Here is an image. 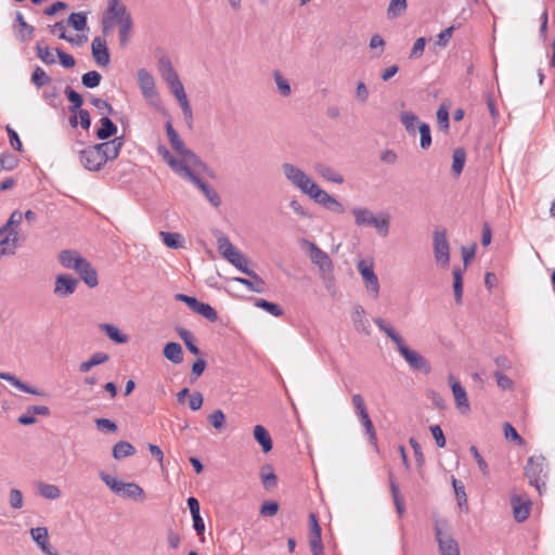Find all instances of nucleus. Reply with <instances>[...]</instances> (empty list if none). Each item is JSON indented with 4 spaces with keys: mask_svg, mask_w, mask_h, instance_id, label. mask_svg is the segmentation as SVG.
<instances>
[{
    "mask_svg": "<svg viewBox=\"0 0 555 555\" xmlns=\"http://www.w3.org/2000/svg\"><path fill=\"white\" fill-rule=\"evenodd\" d=\"M164 357L175 363L180 364L183 361V350L179 343L169 341L164 346L163 349Z\"/></svg>",
    "mask_w": 555,
    "mask_h": 555,
    "instance_id": "obj_27",
    "label": "nucleus"
},
{
    "mask_svg": "<svg viewBox=\"0 0 555 555\" xmlns=\"http://www.w3.org/2000/svg\"><path fill=\"white\" fill-rule=\"evenodd\" d=\"M100 126L95 130V137L98 140L105 141L114 139L117 133V126L108 116H102L100 119Z\"/></svg>",
    "mask_w": 555,
    "mask_h": 555,
    "instance_id": "obj_20",
    "label": "nucleus"
},
{
    "mask_svg": "<svg viewBox=\"0 0 555 555\" xmlns=\"http://www.w3.org/2000/svg\"><path fill=\"white\" fill-rule=\"evenodd\" d=\"M260 478H261L263 487L267 490H271V489L275 488L278 485V477L274 474L271 465H264L261 467Z\"/></svg>",
    "mask_w": 555,
    "mask_h": 555,
    "instance_id": "obj_46",
    "label": "nucleus"
},
{
    "mask_svg": "<svg viewBox=\"0 0 555 555\" xmlns=\"http://www.w3.org/2000/svg\"><path fill=\"white\" fill-rule=\"evenodd\" d=\"M138 82H139V87L142 92V95L146 100L152 101L154 98L158 96L154 77L145 68H140L138 70Z\"/></svg>",
    "mask_w": 555,
    "mask_h": 555,
    "instance_id": "obj_14",
    "label": "nucleus"
},
{
    "mask_svg": "<svg viewBox=\"0 0 555 555\" xmlns=\"http://www.w3.org/2000/svg\"><path fill=\"white\" fill-rule=\"evenodd\" d=\"M31 539L38 547L47 555H54L49 543V532L46 527H36L30 529Z\"/></svg>",
    "mask_w": 555,
    "mask_h": 555,
    "instance_id": "obj_21",
    "label": "nucleus"
},
{
    "mask_svg": "<svg viewBox=\"0 0 555 555\" xmlns=\"http://www.w3.org/2000/svg\"><path fill=\"white\" fill-rule=\"evenodd\" d=\"M37 56L47 65L55 64V57L48 46H42L41 42L36 44Z\"/></svg>",
    "mask_w": 555,
    "mask_h": 555,
    "instance_id": "obj_61",
    "label": "nucleus"
},
{
    "mask_svg": "<svg viewBox=\"0 0 555 555\" xmlns=\"http://www.w3.org/2000/svg\"><path fill=\"white\" fill-rule=\"evenodd\" d=\"M205 195V197L209 201V203L214 207H219L221 205V198L219 194L204 180H202L197 175L192 178V181Z\"/></svg>",
    "mask_w": 555,
    "mask_h": 555,
    "instance_id": "obj_23",
    "label": "nucleus"
},
{
    "mask_svg": "<svg viewBox=\"0 0 555 555\" xmlns=\"http://www.w3.org/2000/svg\"><path fill=\"white\" fill-rule=\"evenodd\" d=\"M15 22L22 28V31L20 34V40L27 41L31 39L35 28L34 26L25 22L24 16L21 12L16 13Z\"/></svg>",
    "mask_w": 555,
    "mask_h": 555,
    "instance_id": "obj_53",
    "label": "nucleus"
},
{
    "mask_svg": "<svg viewBox=\"0 0 555 555\" xmlns=\"http://www.w3.org/2000/svg\"><path fill=\"white\" fill-rule=\"evenodd\" d=\"M282 170L286 179L297 186L302 193H305L310 183L313 182L304 170L291 163H284L282 165Z\"/></svg>",
    "mask_w": 555,
    "mask_h": 555,
    "instance_id": "obj_9",
    "label": "nucleus"
},
{
    "mask_svg": "<svg viewBox=\"0 0 555 555\" xmlns=\"http://www.w3.org/2000/svg\"><path fill=\"white\" fill-rule=\"evenodd\" d=\"M310 259L320 268L321 271H332L333 261L330 256L318 247L314 243H309Z\"/></svg>",
    "mask_w": 555,
    "mask_h": 555,
    "instance_id": "obj_17",
    "label": "nucleus"
},
{
    "mask_svg": "<svg viewBox=\"0 0 555 555\" xmlns=\"http://www.w3.org/2000/svg\"><path fill=\"white\" fill-rule=\"evenodd\" d=\"M135 453V448L128 441H118L114 444L112 455L115 460H121Z\"/></svg>",
    "mask_w": 555,
    "mask_h": 555,
    "instance_id": "obj_40",
    "label": "nucleus"
},
{
    "mask_svg": "<svg viewBox=\"0 0 555 555\" xmlns=\"http://www.w3.org/2000/svg\"><path fill=\"white\" fill-rule=\"evenodd\" d=\"M99 477L101 480L116 494H120L122 490L124 482L118 481L115 477L106 474L105 472H100Z\"/></svg>",
    "mask_w": 555,
    "mask_h": 555,
    "instance_id": "obj_57",
    "label": "nucleus"
},
{
    "mask_svg": "<svg viewBox=\"0 0 555 555\" xmlns=\"http://www.w3.org/2000/svg\"><path fill=\"white\" fill-rule=\"evenodd\" d=\"M309 525H310V537H309V545L312 555H324L323 552V543L321 538L322 529L318 522V518L314 513H310L309 515Z\"/></svg>",
    "mask_w": 555,
    "mask_h": 555,
    "instance_id": "obj_13",
    "label": "nucleus"
},
{
    "mask_svg": "<svg viewBox=\"0 0 555 555\" xmlns=\"http://www.w3.org/2000/svg\"><path fill=\"white\" fill-rule=\"evenodd\" d=\"M524 474L529 485L533 486L541 494L542 490L545 489V457L542 455L529 456L524 467Z\"/></svg>",
    "mask_w": 555,
    "mask_h": 555,
    "instance_id": "obj_3",
    "label": "nucleus"
},
{
    "mask_svg": "<svg viewBox=\"0 0 555 555\" xmlns=\"http://www.w3.org/2000/svg\"><path fill=\"white\" fill-rule=\"evenodd\" d=\"M449 383H450L457 409L463 414L468 413L470 411V405H469V401H468V397H467L465 388L452 375L449 376Z\"/></svg>",
    "mask_w": 555,
    "mask_h": 555,
    "instance_id": "obj_15",
    "label": "nucleus"
},
{
    "mask_svg": "<svg viewBox=\"0 0 555 555\" xmlns=\"http://www.w3.org/2000/svg\"><path fill=\"white\" fill-rule=\"evenodd\" d=\"M314 169L322 178H324L327 181L337 184H341L344 182V177L339 172L335 171L333 168L327 166L326 164L318 163L315 164Z\"/></svg>",
    "mask_w": 555,
    "mask_h": 555,
    "instance_id": "obj_34",
    "label": "nucleus"
},
{
    "mask_svg": "<svg viewBox=\"0 0 555 555\" xmlns=\"http://www.w3.org/2000/svg\"><path fill=\"white\" fill-rule=\"evenodd\" d=\"M17 248V233H4L0 236V257L4 255H14Z\"/></svg>",
    "mask_w": 555,
    "mask_h": 555,
    "instance_id": "obj_31",
    "label": "nucleus"
},
{
    "mask_svg": "<svg viewBox=\"0 0 555 555\" xmlns=\"http://www.w3.org/2000/svg\"><path fill=\"white\" fill-rule=\"evenodd\" d=\"M157 67L162 78L165 81L172 80L173 78L179 76L176 69L173 68L171 60L165 53H162L157 56Z\"/></svg>",
    "mask_w": 555,
    "mask_h": 555,
    "instance_id": "obj_25",
    "label": "nucleus"
},
{
    "mask_svg": "<svg viewBox=\"0 0 555 555\" xmlns=\"http://www.w3.org/2000/svg\"><path fill=\"white\" fill-rule=\"evenodd\" d=\"M389 483H390V491H391L392 500H393V503L396 506V511H397L398 515L401 517V516H403V514L405 512V505H404V501H403L402 496L400 495L399 486L395 481L392 474L389 475Z\"/></svg>",
    "mask_w": 555,
    "mask_h": 555,
    "instance_id": "obj_39",
    "label": "nucleus"
},
{
    "mask_svg": "<svg viewBox=\"0 0 555 555\" xmlns=\"http://www.w3.org/2000/svg\"><path fill=\"white\" fill-rule=\"evenodd\" d=\"M1 379L9 382L12 386L16 387L17 389H20L26 393H30L34 396H40V397L44 396V392L42 390H39L36 387L27 385L26 383L22 382L18 377H16L12 373L4 372V375L1 376Z\"/></svg>",
    "mask_w": 555,
    "mask_h": 555,
    "instance_id": "obj_26",
    "label": "nucleus"
},
{
    "mask_svg": "<svg viewBox=\"0 0 555 555\" xmlns=\"http://www.w3.org/2000/svg\"><path fill=\"white\" fill-rule=\"evenodd\" d=\"M452 172L454 176H460L463 171L466 162V152L463 147H457L453 151Z\"/></svg>",
    "mask_w": 555,
    "mask_h": 555,
    "instance_id": "obj_50",
    "label": "nucleus"
},
{
    "mask_svg": "<svg viewBox=\"0 0 555 555\" xmlns=\"http://www.w3.org/2000/svg\"><path fill=\"white\" fill-rule=\"evenodd\" d=\"M418 131L421 134L420 145L423 150H427L431 145L430 126L427 122H418Z\"/></svg>",
    "mask_w": 555,
    "mask_h": 555,
    "instance_id": "obj_60",
    "label": "nucleus"
},
{
    "mask_svg": "<svg viewBox=\"0 0 555 555\" xmlns=\"http://www.w3.org/2000/svg\"><path fill=\"white\" fill-rule=\"evenodd\" d=\"M119 26V42L120 46H126L129 39V34L133 27L132 17H125Z\"/></svg>",
    "mask_w": 555,
    "mask_h": 555,
    "instance_id": "obj_62",
    "label": "nucleus"
},
{
    "mask_svg": "<svg viewBox=\"0 0 555 555\" xmlns=\"http://www.w3.org/2000/svg\"><path fill=\"white\" fill-rule=\"evenodd\" d=\"M67 23L75 30L82 31V30L87 29V13L86 12L72 13L67 20Z\"/></svg>",
    "mask_w": 555,
    "mask_h": 555,
    "instance_id": "obj_54",
    "label": "nucleus"
},
{
    "mask_svg": "<svg viewBox=\"0 0 555 555\" xmlns=\"http://www.w3.org/2000/svg\"><path fill=\"white\" fill-rule=\"evenodd\" d=\"M31 82L41 88L51 82V77L39 66H37L31 74Z\"/></svg>",
    "mask_w": 555,
    "mask_h": 555,
    "instance_id": "obj_63",
    "label": "nucleus"
},
{
    "mask_svg": "<svg viewBox=\"0 0 555 555\" xmlns=\"http://www.w3.org/2000/svg\"><path fill=\"white\" fill-rule=\"evenodd\" d=\"M358 270L364 280L367 292L376 298L379 294V283L377 275L374 273L373 264H369L365 260H360L358 262Z\"/></svg>",
    "mask_w": 555,
    "mask_h": 555,
    "instance_id": "obj_12",
    "label": "nucleus"
},
{
    "mask_svg": "<svg viewBox=\"0 0 555 555\" xmlns=\"http://www.w3.org/2000/svg\"><path fill=\"white\" fill-rule=\"evenodd\" d=\"M125 144V135L115 137L111 140H105L100 143H93L88 145L91 150H93L100 157H102L104 163L115 160Z\"/></svg>",
    "mask_w": 555,
    "mask_h": 555,
    "instance_id": "obj_5",
    "label": "nucleus"
},
{
    "mask_svg": "<svg viewBox=\"0 0 555 555\" xmlns=\"http://www.w3.org/2000/svg\"><path fill=\"white\" fill-rule=\"evenodd\" d=\"M177 333H178L179 337L183 340L186 349L191 353H193L195 356L201 353L199 348L194 344V335L192 334V332H190L189 330H186L184 327L178 326Z\"/></svg>",
    "mask_w": 555,
    "mask_h": 555,
    "instance_id": "obj_45",
    "label": "nucleus"
},
{
    "mask_svg": "<svg viewBox=\"0 0 555 555\" xmlns=\"http://www.w3.org/2000/svg\"><path fill=\"white\" fill-rule=\"evenodd\" d=\"M38 493L48 500H56L62 495V491L57 486L46 482L38 483Z\"/></svg>",
    "mask_w": 555,
    "mask_h": 555,
    "instance_id": "obj_49",
    "label": "nucleus"
},
{
    "mask_svg": "<svg viewBox=\"0 0 555 555\" xmlns=\"http://www.w3.org/2000/svg\"><path fill=\"white\" fill-rule=\"evenodd\" d=\"M79 281L68 273H62L56 275L54 281L53 294L59 298H66L73 295L77 287Z\"/></svg>",
    "mask_w": 555,
    "mask_h": 555,
    "instance_id": "obj_10",
    "label": "nucleus"
},
{
    "mask_svg": "<svg viewBox=\"0 0 555 555\" xmlns=\"http://www.w3.org/2000/svg\"><path fill=\"white\" fill-rule=\"evenodd\" d=\"M169 167L177 173L188 178L190 181H192V178L195 177L196 175L191 170L190 166L186 164V160L183 158V159H178L176 157H173V159H171L169 162Z\"/></svg>",
    "mask_w": 555,
    "mask_h": 555,
    "instance_id": "obj_44",
    "label": "nucleus"
},
{
    "mask_svg": "<svg viewBox=\"0 0 555 555\" xmlns=\"http://www.w3.org/2000/svg\"><path fill=\"white\" fill-rule=\"evenodd\" d=\"M101 80L102 75L96 70H90L81 76V82L88 89L96 88Z\"/></svg>",
    "mask_w": 555,
    "mask_h": 555,
    "instance_id": "obj_58",
    "label": "nucleus"
},
{
    "mask_svg": "<svg viewBox=\"0 0 555 555\" xmlns=\"http://www.w3.org/2000/svg\"><path fill=\"white\" fill-rule=\"evenodd\" d=\"M400 121L410 135H415L416 128L418 129V122H421L418 116L415 113L412 111L401 112Z\"/></svg>",
    "mask_w": 555,
    "mask_h": 555,
    "instance_id": "obj_33",
    "label": "nucleus"
},
{
    "mask_svg": "<svg viewBox=\"0 0 555 555\" xmlns=\"http://www.w3.org/2000/svg\"><path fill=\"white\" fill-rule=\"evenodd\" d=\"M255 306L276 318L282 317L284 314V310L280 307V305L269 301L267 299L257 298L255 300Z\"/></svg>",
    "mask_w": 555,
    "mask_h": 555,
    "instance_id": "obj_48",
    "label": "nucleus"
},
{
    "mask_svg": "<svg viewBox=\"0 0 555 555\" xmlns=\"http://www.w3.org/2000/svg\"><path fill=\"white\" fill-rule=\"evenodd\" d=\"M55 29H60L61 30V33L59 35L60 39L66 40V41H68L72 44L81 46L88 39L87 36H85V35H77L75 37L67 36L63 22H57L54 25L50 26V33L51 34H54Z\"/></svg>",
    "mask_w": 555,
    "mask_h": 555,
    "instance_id": "obj_38",
    "label": "nucleus"
},
{
    "mask_svg": "<svg viewBox=\"0 0 555 555\" xmlns=\"http://www.w3.org/2000/svg\"><path fill=\"white\" fill-rule=\"evenodd\" d=\"M374 323L377 325V327L384 332L397 346V349L400 345L404 344L403 338L400 334H398L391 325H389L384 319L382 318H375Z\"/></svg>",
    "mask_w": 555,
    "mask_h": 555,
    "instance_id": "obj_36",
    "label": "nucleus"
},
{
    "mask_svg": "<svg viewBox=\"0 0 555 555\" xmlns=\"http://www.w3.org/2000/svg\"><path fill=\"white\" fill-rule=\"evenodd\" d=\"M165 128H166V133H167L168 140L171 144V147L175 150V152L179 156H181L188 147L184 145V143L181 140V138L179 137L178 132L175 130L170 120H168L165 124Z\"/></svg>",
    "mask_w": 555,
    "mask_h": 555,
    "instance_id": "obj_29",
    "label": "nucleus"
},
{
    "mask_svg": "<svg viewBox=\"0 0 555 555\" xmlns=\"http://www.w3.org/2000/svg\"><path fill=\"white\" fill-rule=\"evenodd\" d=\"M86 258L81 257L77 250L65 249L59 254L60 263L66 269L77 270L83 264Z\"/></svg>",
    "mask_w": 555,
    "mask_h": 555,
    "instance_id": "obj_19",
    "label": "nucleus"
},
{
    "mask_svg": "<svg viewBox=\"0 0 555 555\" xmlns=\"http://www.w3.org/2000/svg\"><path fill=\"white\" fill-rule=\"evenodd\" d=\"M248 276L250 278V280L246 278L236 276L233 279V281L245 285L250 292L259 294L263 293L266 286L264 281L254 270H250V275Z\"/></svg>",
    "mask_w": 555,
    "mask_h": 555,
    "instance_id": "obj_24",
    "label": "nucleus"
},
{
    "mask_svg": "<svg viewBox=\"0 0 555 555\" xmlns=\"http://www.w3.org/2000/svg\"><path fill=\"white\" fill-rule=\"evenodd\" d=\"M389 225H390V216L388 214H379L378 216H375V222L372 223L371 227H374L378 234L383 237L387 236L389 233Z\"/></svg>",
    "mask_w": 555,
    "mask_h": 555,
    "instance_id": "obj_52",
    "label": "nucleus"
},
{
    "mask_svg": "<svg viewBox=\"0 0 555 555\" xmlns=\"http://www.w3.org/2000/svg\"><path fill=\"white\" fill-rule=\"evenodd\" d=\"M23 214L20 210H14L8 221L0 228V236L4 233L13 234L17 233L15 228L22 222Z\"/></svg>",
    "mask_w": 555,
    "mask_h": 555,
    "instance_id": "obj_43",
    "label": "nucleus"
},
{
    "mask_svg": "<svg viewBox=\"0 0 555 555\" xmlns=\"http://www.w3.org/2000/svg\"><path fill=\"white\" fill-rule=\"evenodd\" d=\"M397 350L413 371H418L424 374L430 373V363L421 353L410 349L405 344L400 345Z\"/></svg>",
    "mask_w": 555,
    "mask_h": 555,
    "instance_id": "obj_7",
    "label": "nucleus"
},
{
    "mask_svg": "<svg viewBox=\"0 0 555 555\" xmlns=\"http://www.w3.org/2000/svg\"><path fill=\"white\" fill-rule=\"evenodd\" d=\"M406 10V0H390L387 14L389 17H398Z\"/></svg>",
    "mask_w": 555,
    "mask_h": 555,
    "instance_id": "obj_64",
    "label": "nucleus"
},
{
    "mask_svg": "<svg viewBox=\"0 0 555 555\" xmlns=\"http://www.w3.org/2000/svg\"><path fill=\"white\" fill-rule=\"evenodd\" d=\"M91 52L99 66L105 67L109 64L111 55L105 39L95 37L91 43Z\"/></svg>",
    "mask_w": 555,
    "mask_h": 555,
    "instance_id": "obj_16",
    "label": "nucleus"
},
{
    "mask_svg": "<svg viewBox=\"0 0 555 555\" xmlns=\"http://www.w3.org/2000/svg\"><path fill=\"white\" fill-rule=\"evenodd\" d=\"M310 198H312L317 204L324 207L327 204L328 199L332 195L322 190L315 182L310 183L309 188L305 192Z\"/></svg>",
    "mask_w": 555,
    "mask_h": 555,
    "instance_id": "obj_35",
    "label": "nucleus"
},
{
    "mask_svg": "<svg viewBox=\"0 0 555 555\" xmlns=\"http://www.w3.org/2000/svg\"><path fill=\"white\" fill-rule=\"evenodd\" d=\"M64 93L67 98V100L69 101V106H68V111L69 113H75L76 111H78L79 108H81L82 104H83V98L80 93H78L77 91H75L72 87L67 86L64 90Z\"/></svg>",
    "mask_w": 555,
    "mask_h": 555,
    "instance_id": "obj_47",
    "label": "nucleus"
},
{
    "mask_svg": "<svg viewBox=\"0 0 555 555\" xmlns=\"http://www.w3.org/2000/svg\"><path fill=\"white\" fill-rule=\"evenodd\" d=\"M77 153L80 165L88 171L98 172L106 165V163L103 162L102 157H100L89 146H86L77 151Z\"/></svg>",
    "mask_w": 555,
    "mask_h": 555,
    "instance_id": "obj_11",
    "label": "nucleus"
},
{
    "mask_svg": "<svg viewBox=\"0 0 555 555\" xmlns=\"http://www.w3.org/2000/svg\"><path fill=\"white\" fill-rule=\"evenodd\" d=\"M511 505L516 521L522 522L528 519L530 515V500H522L519 495H512Z\"/></svg>",
    "mask_w": 555,
    "mask_h": 555,
    "instance_id": "obj_18",
    "label": "nucleus"
},
{
    "mask_svg": "<svg viewBox=\"0 0 555 555\" xmlns=\"http://www.w3.org/2000/svg\"><path fill=\"white\" fill-rule=\"evenodd\" d=\"M119 495L141 501L145 499L144 490L138 483L134 482H124L122 490Z\"/></svg>",
    "mask_w": 555,
    "mask_h": 555,
    "instance_id": "obj_41",
    "label": "nucleus"
},
{
    "mask_svg": "<svg viewBox=\"0 0 555 555\" xmlns=\"http://www.w3.org/2000/svg\"><path fill=\"white\" fill-rule=\"evenodd\" d=\"M218 250L221 256L227 259L231 264H233L236 269H238L242 273L246 275H250V270L248 268V259L247 257L241 253L229 240L225 235H220L217 238Z\"/></svg>",
    "mask_w": 555,
    "mask_h": 555,
    "instance_id": "obj_2",
    "label": "nucleus"
},
{
    "mask_svg": "<svg viewBox=\"0 0 555 555\" xmlns=\"http://www.w3.org/2000/svg\"><path fill=\"white\" fill-rule=\"evenodd\" d=\"M351 319H352L354 327L358 332H362L365 334L370 333V331H369L370 323L365 319V311L362 306H360V305L354 306Z\"/></svg>",
    "mask_w": 555,
    "mask_h": 555,
    "instance_id": "obj_30",
    "label": "nucleus"
},
{
    "mask_svg": "<svg viewBox=\"0 0 555 555\" xmlns=\"http://www.w3.org/2000/svg\"><path fill=\"white\" fill-rule=\"evenodd\" d=\"M434 531L441 555H461L459 543L453 538L450 524L446 518H434Z\"/></svg>",
    "mask_w": 555,
    "mask_h": 555,
    "instance_id": "obj_1",
    "label": "nucleus"
},
{
    "mask_svg": "<svg viewBox=\"0 0 555 555\" xmlns=\"http://www.w3.org/2000/svg\"><path fill=\"white\" fill-rule=\"evenodd\" d=\"M195 313L204 317L209 322L218 321V313L209 304L199 301L198 306L196 307Z\"/></svg>",
    "mask_w": 555,
    "mask_h": 555,
    "instance_id": "obj_59",
    "label": "nucleus"
},
{
    "mask_svg": "<svg viewBox=\"0 0 555 555\" xmlns=\"http://www.w3.org/2000/svg\"><path fill=\"white\" fill-rule=\"evenodd\" d=\"M255 440L261 446L262 451L268 453L273 448L269 431L262 425H256L253 430Z\"/></svg>",
    "mask_w": 555,
    "mask_h": 555,
    "instance_id": "obj_28",
    "label": "nucleus"
},
{
    "mask_svg": "<svg viewBox=\"0 0 555 555\" xmlns=\"http://www.w3.org/2000/svg\"><path fill=\"white\" fill-rule=\"evenodd\" d=\"M160 236L163 238L164 244L169 248L178 249L183 246L184 238L179 233L162 231Z\"/></svg>",
    "mask_w": 555,
    "mask_h": 555,
    "instance_id": "obj_51",
    "label": "nucleus"
},
{
    "mask_svg": "<svg viewBox=\"0 0 555 555\" xmlns=\"http://www.w3.org/2000/svg\"><path fill=\"white\" fill-rule=\"evenodd\" d=\"M109 359V356L105 352H95L93 353L89 360L80 363L79 365V371L81 373H87L89 372L93 366H96V365H100V364H103L105 362H107Z\"/></svg>",
    "mask_w": 555,
    "mask_h": 555,
    "instance_id": "obj_42",
    "label": "nucleus"
},
{
    "mask_svg": "<svg viewBox=\"0 0 555 555\" xmlns=\"http://www.w3.org/2000/svg\"><path fill=\"white\" fill-rule=\"evenodd\" d=\"M475 256V245L472 248L462 247V257L464 261V268L470 259ZM465 269H461L460 267L453 268V292L454 299L457 305L462 304L463 298V271Z\"/></svg>",
    "mask_w": 555,
    "mask_h": 555,
    "instance_id": "obj_8",
    "label": "nucleus"
},
{
    "mask_svg": "<svg viewBox=\"0 0 555 555\" xmlns=\"http://www.w3.org/2000/svg\"><path fill=\"white\" fill-rule=\"evenodd\" d=\"M100 330L116 344H126L128 341V336L121 333V331L113 324L102 323L100 324Z\"/></svg>",
    "mask_w": 555,
    "mask_h": 555,
    "instance_id": "obj_37",
    "label": "nucleus"
},
{
    "mask_svg": "<svg viewBox=\"0 0 555 555\" xmlns=\"http://www.w3.org/2000/svg\"><path fill=\"white\" fill-rule=\"evenodd\" d=\"M90 103L99 111V113L103 116H114L116 114L113 106L103 99L92 96L90 99Z\"/></svg>",
    "mask_w": 555,
    "mask_h": 555,
    "instance_id": "obj_55",
    "label": "nucleus"
},
{
    "mask_svg": "<svg viewBox=\"0 0 555 555\" xmlns=\"http://www.w3.org/2000/svg\"><path fill=\"white\" fill-rule=\"evenodd\" d=\"M452 486L454 488L460 508L463 509V507H465L467 509V496L464 483L461 480L453 478Z\"/></svg>",
    "mask_w": 555,
    "mask_h": 555,
    "instance_id": "obj_56",
    "label": "nucleus"
},
{
    "mask_svg": "<svg viewBox=\"0 0 555 555\" xmlns=\"http://www.w3.org/2000/svg\"><path fill=\"white\" fill-rule=\"evenodd\" d=\"M76 273L88 287L93 288L98 286V272L87 259L85 260L83 264L80 266V269L76 270Z\"/></svg>",
    "mask_w": 555,
    "mask_h": 555,
    "instance_id": "obj_22",
    "label": "nucleus"
},
{
    "mask_svg": "<svg viewBox=\"0 0 555 555\" xmlns=\"http://www.w3.org/2000/svg\"><path fill=\"white\" fill-rule=\"evenodd\" d=\"M434 256L438 264L448 267L450 263V245L446 229H437L434 232Z\"/></svg>",
    "mask_w": 555,
    "mask_h": 555,
    "instance_id": "obj_6",
    "label": "nucleus"
},
{
    "mask_svg": "<svg viewBox=\"0 0 555 555\" xmlns=\"http://www.w3.org/2000/svg\"><path fill=\"white\" fill-rule=\"evenodd\" d=\"M352 214L358 227H371L375 222V215L367 208L356 207Z\"/></svg>",
    "mask_w": 555,
    "mask_h": 555,
    "instance_id": "obj_32",
    "label": "nucleus"
},
{
    "mask_svg": "<svg viewBox=\"0 0 555 555\" xmlns=\"http://www.w3.org/2000/svg\"><path fill=\"white\" fill-rule=\"evenodd\" d=\"M125 17H131L127 7L120 0H108V5L102 15V33L107 35L115 25L122 23Z\"/></svg>",
    "mask_w": 555,
    "mask_h": 555,
    "instance_id": "obj_4",
    "label": "nucleus"
}]
</instances>
